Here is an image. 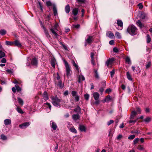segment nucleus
<instances>
[{
    "label": "nucleus",
    "mask_w": 152,
    "mask_h": 152,
    "mask_svg": "<svg viewBox=\"0 0 152 152\" xmlns=\"http://www.w3.org/2000/svg\"><path fill=\"white\" fill-rule=\"evenodd\" d=\"M87 38L85 40V46H86L87 45V44H91L92 43V42L93 40V37L91 36L88 35Z\"/></svg>",
    "instance_id": "obj_7"
},
{
    "label": "nucleus",
    "mask_w": 152,
    "mask_h": 152,
    "mask_svg": "<svg viewBox=\"0 0 152 152\" xmlns=\"http://www.w3.org/2000/svg\"><path fill=\"white\" fill-rule=\"evenodd\" d=\"M151 65V61H148L147 64L146 65V68L147 69L149 68Z\"/></svg>",
    "instance_id": "obj_44"
},
{
    "label": "nucleus",
    "mask_w": 152,
    "mask_h": 152,
    "mask_svg": "<svg viewBox=\"0 0 152 152\" xmlns=\"http://www.w3.org/2000/svg\"><path fill=\"white\" fill-rule=\"evenodd\" d=\"M38 60L36 58H34L31 59V64L32 66L37 67L38 65Z\"/></svg>",
    "instance_id": "obj_8"
},
{
    "label": "nucleus",
    "mask_w": 152,
    "mask_h": 152,
    "mask_svg": "<svg viewBox=\"0 0 152 152\" xmlns=\"http://www.w3.org/2000/svg\"><path fill=\"white\" fill-rule=\"evenodd\" d=\"M74 110V111L77 113H80L81 111V108L78 105H77L76 107Z\"/></svg>",
    "instance_id": "obj_21"
},
{
    "label": "nucleus",
    "mask_w": 152,
    "mask_h": 152,
    "mask_svg": "<svg viewBox=\"0 0 152 152\" xmlns=\"http://www.w3.org/2000/svg\"><path fill=\"white\" fill-rule=\"evenodd\" d=\"M72 95L73 96H75L76 95H77V92L75 91H72Z\"/></svg>",
    "instance_id": "obj_50"
},
{
    "label": "nucleus",
    "mask_w": 152,
    "mask_h": 152,
    "mask_svg": "<svg viewBox=\"0 0 152 152\" xmlns=\"http://www.w3.org/2000/svg\"><path fill=\"white\" fill-rule=\"evenodd\" d=\"M12 91L13 93H15L16 91V89L15 87H13L12 88Z\"/></svg>",
    "instance_id": "obj_64"
},
{
    "label": "nucleus",
    "mask_w": 152,
    "mask_h": 152,
    "mask_svg": "<svg viewBox=\"0 0 152 152\" xmlns=\"http://www.w3.org/2000/svg\"><path fill=\"white\" fill-rule=\"evenodd\" d=\"M135 136L134 135H131L128 137V139L129 140H132L135 138Z\"/></svg>",
    "instance_id": "obj_49"
},
{
    "label": "nucleus",
    "mask_w": 152,
    "mask_h": 152,
    "mask_svg": "<svg viewBox=\"0 0 152 152\" xmlns=\"http://www.w3.org/2000/svg\"><path fill=\"white\" fill-rule=\"evenodd\" d=\"M126 76L127 79L129 80L132 81V79L130 73L129 72H126Z\"/></svg>",
    "instance_id": "obj_28"
},
{
    "label": "nucleus",
    "mask_w": 152,
    "mask_h": 152,
    "mask_svg": "<svg viewBox=\"0 0 152 152\" xmlns=\"http://www.w3.org/2000/svg\"><path fill=\"white\" fill-rule=\"evenodd\" d=\"M139 141V139L138 138H136L133 140V143L134 145L136 144Z\"/></svg>",
    "instance_id": "obj_43"
},
{
    "label": "nucleus",
    "mask_w": 152,
    "mask_h": 152,
    "mask_svg": "<svg viewBox=\"0 0 152 152\" xmlns=\"http://www.w3.org/2000/svg\"><path fill=\"white\" fill-rule=\"evenodd\" d=\"M94 98L95 100L99 99V94L97 92H94L93 94Z\"/></svg>",
    "instance_id": "obj_16"
},
{
    "label": "nucleus",
    "mask_w": 152,
    "mask_h": 152,
    "mask_svg": "<svg viewBox=\"0 0 152 152\" xmlns=\"http://www.w3.org/2000/svg\"><path fill=\"white\" fill-rule=\"evenodd\" d=\"M117 24L118 26H120L121 28H117L118 30H121L122 29L123 27V23L122 21L119 20H117Z\"/></svg>",
    "instance_id": "obj_15"
},
{
    "label": "nucleus",
    "mask_w": 152,
    "mask_h": 152,
    "mask_svg": "<svg viewBox=\"0 0 152 152\" xmlns=\"http://www.w3.org/2000/svg\"><path fill=\"white\" fill-rule=\"evenodd\" d=\"M111 89L110 88H108L106 89L105 92L106 93H110L111 92Z\"/></svg>",
    "instance_id": "obj_54"
},
{
    "label": "nucleus",
    "mask_w": 152,
    "mask_h": 152,
    "mask_svg": "<svg viewBox=\"0 0 152 152\" xmlns=\"http://www.w3.org/2000/svg\"><path fill=\"white\" fill-rule=\"evenodd\" d=\"M106 36L107 37L112 39L114 37V36L113 33L111 31L107 32L106 34Z\"/></svg>",
    "instance_id": "obj_13"
},
{
    "label": "nucleus",
    "mask_w": 152,
    "mask_h": 152,
    "mask_svg": "<svg viewBox=\"0 0 152 152\" xmlns=\"http://www.w3.org/2000/svg\"><path fill=\"white\" fill-rule=\"evenodd\" d=\"M114 60L115 59L114 58H109L106 61L105 65L108 68L111 67L112 66V64Z\"/></svg>",
    "instance_id": "obj_6"
},
{
    "label": "nucleus",
    "mask_w": 152,
    "mask_h": 152,
    "mask_svg": "<svg viewBox=\"0 0 152 152\" xmlns=\"http://www.w3.org/2000/svg\"><path fill=\"white\" fill-rule=\"evenodd\" d=\"M0 33L2 35H4L6 34V31L4 29H1L0 30Z\"/></svg>",
    "instance_id": "obj_39"
},
{
    "label": "nucleus",
    "mask_w": 152,
    "mask_h": 152,
    "mask_svg": "<svg viewBox=\"0 0 152 152\" xmlns=\"http://www.w3.org/2000/svg\"><path fill=\"white\" fill-rule=\"evenodd\" d=\"M42 96L44 98V99L45 100H48V93L46 91L44 92L42 95Z\"/></svg>",
    "instance_id": "obj_24"
},
{
    "label": "nucleus",
    "mask_w": 152,
    "mask_h": 152,
    "mask_svg": "<svg viewBox=\"0 0 152 152\" xmlns=\"http://www.w3.org/2000/svg\"><path fill=\"white\" fill-rule=\"evenodd\" d=\"M75 100L76 102H78L79 100V96L78 95H76L75 96Z\"/></svg>",
    "instance_id": "obj_53"
},
{
    "label": "nucleus",
    "mask_w": 152,
    "mask_h": 152,
    "mask_svg": "<svg viewBox=\"0 0 152 152\" xmlns=\"http://www.w3.org/2000/svg\"><path fill=\"white\" fill-rule=\"evenodd\" d=\"M15 87L16 88V91L18 92H20L21 90V88L18 85H15Z\"/></svg>",
    "instance_id": "obj_40"
},
{
    "label": "nucleus",
    "mask_w": 152,
    "mask_h": 152,
    "mask_svg": "<svg viewBox=\"0 0 152 152\" xmlns=\"http://www.w3.org/2000/svg\"><path fill=\"white\" fill-rule=\"evenodd\" d=\"M78 8H75L73 9L72 11V14L75 16H76L78 14Z\"/></svg>",
    "instance_id": "obj_18"
},
{
    "label": "nucleus",
    "mask_w": 152,
    "mask_h": 152,
    "mask_svg": "<svg viewBox=\"0 0 152 152\" xmlns=\"http://www.w3.org/2000/svg\"><path fill=\"white\" fill-rule=\"evenodd\" d=\"M109 44L111 45H113L114 44V41L113 40H110L109 42Z\"/></svg>",
    "instance_id": "obj_60"
},
{
    "label": "nucleus",
    "mask_w": 152,
    "mask_h": 152,
    "mask_svg": "<svg viewBox=\"0 0 152 152\" xmlns=\"http://www.w3.org/2000/svg\"><path fill=\"white\" fill-rule=\"evenodd\" d=\"M45 104L47 105L48 107V108L49 109V111L50 110L51 108V106L50 103L48 102H47L45 103Z\"/></svg>",
    "instance_id": "obj_46"
},
{
    "label": "nucleus",
    "mask_w": 152,
    "mask_h": 152,
    "mask_svg": "<svg viewBox=\"0 0 152 152\" xmlns=\"http://www.w3.org/2000/svg\"><path fill=\"white\" fill-rule=\"evenodd\" d=\"M69 130L72 132L74 133L75 134H77V131L73 127L70 128L69 129Z\"/></svg>",
    "instance_id": "obj_29"
},
{
    "label": "nucleus",
    "mask_w": 152,
    "mask_h": 152,
    "mask_svg": "<svg viewBox=\"0 0 152 152\" xmlns=\"http://www.w3.org/2000/svg\"><path fill=\"white\" fill-rule=\"evenodd\" d=\"M55 60L54 59H52L51 61V64L52 66L54 68H55Z\"/></svg>",
    "instance_id": "obj_34"
},
{
    "label": "nucleus",
    "mask_w": 152,
    "mask_h": 152,
    "mask_svg": "<svg viewBox=\"0 0 152 152\" xmlns=\"http://www.w3.org/2000/svg\"><path fill=\"white\" fill-rule=\"evenodd\" d=\"M136 24L140 28H142V23L140 20H138Z\"/></svg>",
    "instance_id": "obj_41"
},
{
    "label": "nucleus",
    "mask_w": 152,
    "mask_h": 152,
    "mask_svg": "<svg viewBox=\"0 0 152 152\" xmlns=\"http://www.w3.org/2000/svg\"><path fill=\"white\" fill-rule=\"evenodd\" d=\"M137 28L134 25H129L127 28V31L131 35H134L136 34Z\"/></svg>",
    "instance_id": "obj_2"
},
{
    "label": "nucleus",
    "mask_w": 152,
    "mask_h": 152,
    "mask_svg": "<svg viewBox=\"0 0 152 152\" xmlns=\"http://www.w3.org/2000/svg\"><path fill=\"white\" fill-rule=\"evenodd\" d=\"M57 86H59L61 88H62L64 87V84L62 83V81L61 80H59L58 83L57 84Z\"/></svg>",
    "instance_id": "obj_26"
},
{
    "label": "nucleus",
    "mask_w": 152,
    "mask_h": 152,
    "mask_svg": "<svg viewBox=\"0 0 152 152\" xmlns=\"http://www.w3.org/2000/svg\"><path fill=\"white\" fill-rule=\"evenodd\" d=\"M113 51L115 53H118V50L116 47H114L113 49Z\"/></svg>",
    "instance_id": "obj_55"
},
{
    "label": "nucleus",
    "mask_w": 152,
    "mask_h": 152,
    "mask_svg": "<svg viewBox=\"0 0 152 152\" xmlns=\"http://www.w3.org/2000/svg\"><path fill=\"white\" fill-rule=\"evenodd\" d=\"M137 149L140 151H144L145 149L143 145H139L137 146Z\"/></svg>",
    "instance_id": "obj_27"
},
{
    "label": "nucleus",
    "mask_w": 152,
    "mask_h": 152,
    "mask_svg": "<svg viewBox=\"0 0 152 152\" xmlns=\"http://www.w3.org/2000/svg\"><path fill=\"white\" fill-rule=\"evenodd\" d=\"M73 26L74 28H78L80 27V25L79 24L73 25Z\"/></svg>",
    "instance_id": "obj_63"
},
{
    "label": "nucleus",
    "mask_w": 152,
    "mask_h": 152,
    "mask_svg": "<svg viewBox=\"0 0 152 152\" xmlns=\"http://www.w3.org/2000/svg\"><path fill=\"white\" fill-rule=\"evenodd\" d=\"M50 125L51 128L53 130H56L57 126L56 123L51 121L50 122Z\"/></svg>",
    "instance_id": "obj_10"
},
{
    "label": "nucleus",
    "mask_w": 152,
    "mask_h": 152,
    "mask_svg": "<svg viewBox=\"0 0 152 152\" xmlns=\"http://www.w3.org/2000/svg\"><path fill=\"white\" fill-rule=\"evenodd\" d=\"M115 73V71L114 70H112L110 72V75L112 77H113Z\"/></svg>",
    "instance_id": "obj_57"
},
{
    "label": "nucleus",
    "mask_w": 152,
    "mask_h": 152,
    "mask_svg": "<svg viewBox=\"0 0 152 152\" xmlns=\"http://www.w3.org/2000/svg\"><path fill=\"white\" fill-rule=\"evenodd\" d=\"M53 10L54 15L55 16H56V15H58L57 10V9L56 7V5L54 4H53Z\"/></svg>",
    "instance_id": "obj_19"
},
{
    "label": "nucleus",
    "mask_w": 152,
    "mask_h": 152,
    "mask_svg": "<svg viewBox=\"0 0 152 152\" xmlns=\"http://www.w3.org/2000/svg\"><path fill=\"white\" fill-rule=\"evenodd\" d=\"M135 70L136 72H138V73H140V70L139 66H137V67H136Z\"/></svg>",
    "instance_id": "obj_61"
},
{
    "label": "nucleus",
    "mask_w": 152,
    "mask_h": 152,
    "mask_svg": "<svg viewBox=\"0 0 152 152\" xmlns=\"http://www.w3.org/2000/svg\"><path fill=\"white\" fill-rule=\"evenodd\" d=\"M2 59L1 60V62L2 63H5L6 62V59L4 58H2Z\"/></svg>",
    "instance_id": "obj_62"
},
{
    "label": "nucleus",
    "mask_w": 152,
    "mask_h": 152,
    "mask_svg": "<svg viewBox=\"0 0 152 152\" xmlns=\"http://www.w3.org/2000/svg\"><path fill=\"white\" fill-rule=\"evenodd\" d=\"M30 125L29 122H25L19 125V127L22 129H24L28 127Z\"/></svg>",
    "instance_id": "obj_9"
},
{
    "label": "nucleus",
    "mask_w": 152,
    "mask_h": 152,
    "mask_svg": "<svg viewBox=\"0 0 152 152\" xmlns=\"http://www.w3.org/2000/svg\"><path fill=\"white\" fill-rule=\"evenodd\" d=\"M151 120V118L150 117H147L145 119L143 120V121L146 123L149 122Z\"/></svg>",
    "instance_id": "obj_32"
},
{
    "label": "nucleus",
    "mask_w": 152,
    "mask_h": 152,
    "mask_svg": "<svg viewBox=\"0 0 152 152\" xmlns=\"http://www.w3.org/2000/svg\"><path fill=\"white\" fill-rule=\"evenodd\" d=\"M76 1L79 4H82L85 3L86 0H76Z\"/></svg>",
    "instance_id": "obj_38"
},
{
    "label": "nucleus",
    "mask_w": 152,
    "mask_h": 152,
    "mask_svg": "<svg viewBox=\"0 0 152 152\" xmlns=\"http://www.w3.org/2000/svg\"><path fill=\"white\" fill-rule=\"evenodd\" d=\"M137 115V113L135 111H133L131 113V115L135 116Z\"/></svg>",
    "instance_id": "obj_59"
},
{
    "label": "nucleus",
    "mask_w": 152,
    "mask_h": 152,
    "mask_svg": "<svg viewBox=\"0 0 152 152\" xmlns=\"http://www.w3.org/2000/svg\"><path fill=\"white\" fill-rule=\"evenodd\" d=\"M6 71L7 72H8L10 74H12V69H7L6 70Z\"/></svg>",
    "instance_id": "obj_58"
},
{
    "label": "nucleus",
    "mask_w": 152,
    "mask_h": 152,
    "mask_svg": "<svg viewBox=\"0 0 152 152\" xmlns=\"http://www.w3.org/2000/svg\"><path fill=\"white\" fill-rule=\"evenodd\" d=\"M5 44L7 45L12 46L13 45V42L6 41L5 42Z\"/></svg>",
    "instance_id": "obj_30"
},
{
    "label": "nucleus",
    "mask_w": 152,
    "mask_h": 152,
    "mask_svg": "<svg viewBox=\"0 0 152 152\" xmlns=\"http://www.w3.org/2000/svg\"><path fill=\"white\" fill-rule=\"evenodd\" d=\"M57 28H56V27H54V28H51L50 29V31L52 32V33L56 37H57L58 36H59V35L56 32L55 30H57Z\"/></svg>",
    "instance_id": "obj_14"
},
{
    "label": "nucleus",
    "mask_w": 152,
    "mask_h": 152,
    "mask_svg": "<svg viewBox=\"0 0 152 152\" xmlns=\"http://www.w3.org/2000/svg\"><path fill=\"white\" fill-rule=\"evenodd\" d=\"M46 4L48 6H50L52 5V4L50 1H48L46 2Z\"/></svg>",
    "instance_id": "obj_51"
},
{
    "label": "nucleus",
    "mask_w": 152,
    "mask_h": 152,
    "mask_svg": "<svg viewBox=\"0 0 152 152\" xmlns=\"http://www.w3.org/2000/svg\"><path fill=\"white\" fill-rule=\"evenodd\" d=\"M112 100V99L111 97L109 95H108L105 97L104 99L102 101V102L104 103L106 102H109Z\"/></svg>",
    "instance_id": "obj_11"
},
{
    "label": "nucleus",
    "mask_w": 152,
    "mask_h": 152,
    "mask_svg": "<svg viewBox=\"0 0 152 152\" xmlns=\"http://www.w3.org/2000/svg\"><path fill=\"white\" fill-rule=\"evenodd\" d=\"M5 50L2 46L1 43L0 42V59L5 57L6 55L4 53Z\"/></svg>",
    "instance_id": "obj_4"
},
{
    "label": "nucleus",
    "mask_w": 152,
    "mask_h": 152,
    "mask_svg": "<svg viewBox=\"0 0 152 152\" xmlns=\"http://www.w3.org/2000/svg\"><path fill=\"white\" fill-rule=\"evenodd\" d=\"M63 61L65 66L66 72V76L67 77H69L70 76L72 73V71L67 61L65 60H64Z\"/></svg>",
    "instance_id": "obj_3"
},
{
    "label": "nucleus",
    "mask_w": 152,
    "mask_h": 152,
    "mask_svg": "<svg viewBox=\"0 0 152 152\" xmlns=\"http://www.w3.org/2000/svg\"><path fill=\"white\" fill-rule=\"evenodd\" d=\"M79 129L80 130L81 132H86V127L83 125H80Z\"/></svg>",
    "instance_id": "obj_17"
},
{
    "label": "nucleus",
    "mask_w": 152,
    "mask_h": 152,
    "mask_svg": "<svg viewBox=\"0 0 152 152\" xmlns=\"http://www.w3.org/2000/svg\"><path fill=\"white\" fill-rule=\"evenodd\" d=\"M16 109L18 112L20 113L23 114L24 113L21 109L18 107H17Z\"/></svg>",
    "instance_id": "obj_37"
},
{
    "label": "nucleus",
    "mask_w": 152,
    "mask_h": 152,
    "mask_svg": "<svg viewBox=\"0 0 152 152\" xmlns=\"http://www.w3.org/2000/svg\"><path fill=\"white\" fill-rule=\"evenodd\" d=\"M14 45L15 46L18 47H21L22 45L19 41L16 40L13 41V45Z\"/></svg>",
    "instance_id": "obj_12"
},
{
    "label": "nucleus",
    "mask_w": 152,
    "mask_h": 152,
    "mask_svg": "<svg viewBox=\"0 0 152 152\" xmlns=\"http://www.w3.org/2000/svg\"><path fill=\"white\" fill-rule=\"evenodd\" d=\"M138 6L140 10H142L143 7V5L142 3H140L138 4Z\"/></svg>",
    "instance_id": "obj_48"
},
{
    "label": "nucleus",
    "mask_w": 152,
    "mask_h": 152,
    "mask_svg": "<svg viewBox=\"0 0 152 152\" xmlns=\"http://www.w3.org/2000/svg\"><path fill=\"white\" fill-rule=\"evenodd\" d=\"M70 7L69 4L66 5L65 8V12L66 13H68L70 11Z\"/></svg>",
    "instance_id": "obj_23"
},
{
    "label": "nucleus",
    "mask_w": 152,
    "mask_h": 152,
    "mask_svg": "<svg viewBox=\"0 0 152 152\" xmlns=\"http://www.w3.org/2000/svg\"><path fill=\"white\" fill-rule=\"evenodd\" d=\"M85 98L86 100H88L89 98V95L88 94H85L84 95Z\"/></svg>",
    "instance_id": "obj_47"
},
{
    "label": "nucleus",
    "mask_w": 152,
    "mask_h": 152,
    "mask_svg": "<svg viewBox=\"0 0 152 152\" xmlns=\"http://www.w3.org/2000/svg\"><path fill=\"white\" fill-rule=\"evenodd\" d=\"M1 139L3 140H5L7 139V137L4 134H2L1 136Z\"/></svg>",
    "instance_id": "obj_45"
},
{
    "label": "nucleus",
    "mask_w": 152,
    "mask_h": 152,
    "mask_svg": "<svg viewBox=\"0 0 152 152\" xmlns=\"http://www.w3.org/2000/svg\"><path fill=\"white\" fill-rule=\"evenodd\" d=\"M73 120L75 121H77L80 118L79 115L78 114H74L72 116Z\"/></svg>",
    "instance_id": "obj_20"
},
{
    "label": "nucleus",
    "mask_w": 152,
    "mask_h": 152,
    "mask_svg": "<svg viewBox=\"0 0 152 152\" xmlns=\"http://www.w3.org/2000/svg\"><path fill=\"white\" fill-rule=\"evenodd\" d=\"M115 35L118 39H120L121 38L120 34L118 32H116L115 33Z\"/></svg>",
    "instance_id": "obj_42"
},
{
    "label": "nucleus",
    "mask_w": 152,
    "mask_h": 152,
    "mask_svg": "<svg viewBox=\"0 0 152 152\" xmlns=\"http://www.w3.org/2000/svg\"><path fill=\"white\" fill-rule=\"evenodd\" d=\"M60 44L65 49V50H67V47L65 45H64V44H63L62 42H60Z\"/></svg>",
    "instance_id": "obj_56"
},
{
    "label": "nucleus",
    "mask_w": 152,
    "mask_h": 152,
    "mask_svg": "<svg viewBox=\"0 0 152 152\" xmlns=\"http://www.w3.org/2000/svg\"><path fill=\"white\" fill-rule=\"evenodd\" d=\"M53 104L55 106L60 108L62 104H63L64 101L61 99H59L57 96H51L50 97Z\"/></svg>",
    "instance_id": "obj_1"
},
{
    "label": "nucleus",
    "mask_w": 152,
    "mask_h": 152,
    "mask_svg": "<svg viewBox=\"0 0 152 152\" xmlns=\"http://www.w3.org/2000/svg\"><path fill=\"white\" fill-rule=\"evenodd\" d=\"M94 77H95L97 79H99V74L97 70H94Z\"/></svg>",
    "instance_id": "obj_31"
},
{
    "label": "nucleus",
    "mask_w": 152,
    "mask_h": 152,
    "mask_svg": "<svg viewBox=\"0 0 152 152\" xmlns=\"http://www.w3.org/2000/svg\"><path fill=\"white\" fill-rule=\"evenodd\" d=\"M126 61L128 64L130 65L132 63L131 62L130 59L129 57H127L126 58Z\"/></svg>",
    "instance_id": "obj_35"
},
{
    "label": "nucleus",
    "mask_w": 152,
    "mask_h": 152,
    "mask_svg": "<svg viewBox=\"0 0 152 152\" xmlns=\"http://www.w3.org/2000/svg\"><path fill=\"white\" fill-rule=\"evenodd\" d=\"M4 123L5 125H8L11 124V121L10 119H7L4 120Z\"/></svg>",
    "instance_id": "obj_22"
},
{
    "label": "nucleus",
    "mask_w": 152,
    "mask_h": 152,
    "mask_svg": "<svg viewBox=\"0 0 152 152\" xmlns=\"http://www.w3.org/2000/svg\"><path fill=\"white\" fill-rule=\"evenodd\" d=\"M85 77H84L82 75H80L79 76L78 80V82L79 83H80L81 81L82 80L83 81L85 80Z\"/></svg>",
    "instance_id": "obj_25"
},
{
    "label": "nucleus",
    "mask_w": 152,
    "mask_h": 152,
    "mask_svg": "<svg viewBox=\"0 0 152 152\" xmlns=\"http://www.w3.org/2000/svg\"><path fill=\"white\" fill-rule=\"evenodd\" d=\"M18 103L22 106L23 104V100L20 97L18 98Z\"/></svg>",
    "instance_id": "obj_33"
},
{
    "label": "nucleus",
    "mask_w": 152,
    "mask_h": 152,
    "mask_svg": "<svg viewBox=\"0 0 152 152\" xmlns=\"http://www.w3.org/2000/svg\"><path fill=\"white\" fill-rule=\"evenodd\" d=\"M114 122V121L113 120H110V121H108L107 123V124L108 126L110 125L111 124L113 123Z\"/></svg>",
    "instance_id": "obj_52"
},
{
    "label": "nucleus",
    "mask_w": 152,
    "mask_h": 152,
    "mask_svg": "<svg viewBox=\"0 0 152 152\" xmlns=\"http://www.w3.org/2000/svg\"><path fill=\"white\" fill-rule=\"evenodd\" d=\"M147 42L148 43H150L151 41V38L149 34L146 35Z\"/></svg>",
    "instance_id": "obj_36"
},
{
    "label": "nucleus",
    "mask_w": 152,
    "mask_h": 152,
    "mask_svg": "<svg viewBox=\"0 0 152 152\" xmlns=\"http://www.w3.org/2000/svg\"><path fill=\"white\" fill-rule=\"evenodd\" d=\"M39 23L40 24L41 26L42 29H43L44 31L46 37L49 39L50 37V36L48 33V30L43 25L42 21L41 20H39Z\"/></svg>",
    "instance_id": "obj_5"
}]
</instances>
